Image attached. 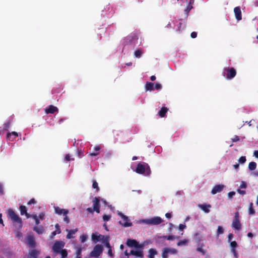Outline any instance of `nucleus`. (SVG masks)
<instances>
[{
    "label": "nucleus",
    "mask_w": 258,
    "mask_h": 258,
    "mask_svg": "<svg viewBox=\"0 0 258 258\" xmlns=\"http://www.w3.org/2000/svg\"><path fill=\"white\" fill-rule=\"evenodd\" d=\"M64 246V243L62 241H56L52 246V250L54 253V256L58 254H60L61 258H67L68 252L66 249H62Z\"/></svg>",
    "instance_id": "nucleus-1"
},
{
    "label": "nucleus",
    "mask_w": 258,
    "mask_h": 258,
    "mask_svg": "<svg viewBox=\"0 0 258 258\" xmlns=\"http://www.w3.org/2000/svg\"><path fill=\"white\" fill-rule=\"evenodd\" d=\"M135 171L140 174L150 176L151 171L149 165L145 162H140L138 164Z\"/></svg>",
    "instance_id": "nucleus-2"
},
{
    "label": "nucleus",
    "mask_w": 258,
    "mask_h": 258,
    "mask_svg": "<svg viewBox=\"0 0 258 258\" xmlns=\"http://www.w3.org/2000/svg\"><path fill=\"white\" fill-rule=\"evenodd\" d=\"M8 216L14 223H17L19 224V228L22 227V219L17 215L15 212L12 210L9 209L8 211Z\"/></svg>",
    "instance_id": "nucleus-3"
},
{
    "label": "nucleus",
    "mask_w": 258,
    "mask_h": 258,
    "mask_svg": "<svg viewBox=\"0 0 258 258\" xmlns=\"http://www.w3.org/2000/svg\"><path fill=\"white\" fill-rule=\"evenodd\" d=\"M223 76L228 80L233 79L236 75V71L233 68H225L223 70Z\"/></svg>",
    "instance_id": "nucleus-4"
},
{
    "label": "nucleus",
    "mask_w": 258,
    "mask_h": 258,
    "mask_svg": "<svg viewBox=\"0 0 258 258\" xmlns=\"http://www.w3.org/2000/svg\"><path fill=\"white\" fill-rule=\"evenodd\" d=\"M163 222L162 219L160 217H154L148 219L143 220V222L149 225H157Z\"/></svg>",
    "instance_id": "nucleus-5"
},
{
    "label": "nucleus",
    "mask_w": 258,
    "mask_h": 258,
    "mask_svg": "<svg viewBox=\"0 0 258 258\" xmlns=\"http://www.w3.org/2000/svg\"><path fill=\"white\" fill-rule=\"evenodd\" d=\"M103 247L101 245L97 244L95 246L93 250L91 252L90 255L92 257H98L102 252Z\"/></svg>",
    "instance_id": "nucleus-6"
},
{
    "label": "nucleus",
    "mask_w": 258,
    "mask_h": 258,
    "mask_svg": "<svg viewBox=\"0 0 258 258\" xmlns=\"http://www.w3.org/2000/svg\"><path fill=\"white\" fill-rule=\"evenodd\" d=\"M119 215L122 218V221H119V223L120 224H121L122 226H123L125 227H127L132 226V223L131 222H128L129 220L127 216L124 215L122 213L119 214Z\"/></svg>",
    "instance_id": "nucleus-7"
},
{
    "label": "nucleus",
    "mask_w": 258,
    "mask_h": 258,
    "mask_svg": "<svg viewBox=\"0 0 258 258\" xmlns=\"http://www.w3.org/2000/svg\"><path fill=\"white\" fill-rule=\"evenodd\" d=\"M26 243L31 248H35L36 243L33 235H28L26 238Z\"/></svg>",
    "instance_id": "nucleus-8"
},
{
    "label": "nucleus",
    "mask_w": 258,
    "mask_h": 258,
    "mask_svg": "<svg viewBox=\"0 0 258 258\" xmlns=\"http://www.w3.org/2000/svg\"><path fill=\"white\" fill-rule=\"evenodd\" d=\"M93 210L97 213L100 212V199L99 198L95 197L93 201Z\"/></svg>",
    "instance_id": "nucleus-9"
},
{
    "label": "nucleus",
    "mask_w": 258,
    "mask_h": 258,
    "mask_svg": "<svg viewBox=\"0 0 258 258\" xmlns=\"http://www.w3.org/2000/svg\"><path fill=\"white\" fill-rule=\"evenodd\" d=\"M40 253V251L38 250L32 249L29 251L28 256L29 258H38Z\"/></svg>",
    "instance_id": "nucleus-10"
},
{
    "label": "nucleus",
    "mask_w": 258,
    "mask_h": 258,
    "mask_svg": "<svg viewBox=\"0 0 258 258\" xmlns=\"http://www.w3.org/2000/svg\"><path fill=\"white\" fill-rule=\"evenodd\" d=\"M224 187V185L223 184H217L215 185L211 190V193L213 195H215L218 192L222 191Z\"/></svg>",
    "instance_id": "nucleus-11"
},
{
    "label": "nucleus",
    "mask_w": 258,
    "mask_h": 258,
    "mask_svg": "<svg viewBox=\"0 0 258 258\" xmlns=\"http://www.w3.org/2000/svg\"><path fill=\"white\" fill-rule=\"evenodd\" d=\"M126 244L129 247H135L136 248H140L141 247L139 243L136 240L134 239H128L127 240Z\"/></svg>",
    "instance_id": "nucleus-12"
},
{
    "label": "nucleus",
    "mask_w": 258,
    "mask_h": 258,
    "mask_svg": "<svg viewBox=\"0 0 258 258\" xmlns=\"http://www.w3.org/2000/svg\"><path fill=\"white\" fill-rule=\"evenodd\" d=\"M54 211L55 213H56L58 215H67L69 213L68 210H66L64 209H61L59 208V207H54Z\"/></svg>",
    "instance_id": "nucleus-13"
},
{
    "label": "nucleus",
    "mask_w": 258,
    "mask_h": 258,
    "mask_svg": "<svg viewBox=\"0 0 258 258\" xmlns=\"http://www.w3.org/2000/svg\"><path fill=\"white\" fill-rule=\"evenodd\" d=\"M234 13L235 18L238 21L242 19L241 11L239 7H236L234 9Z\"/></svg>",
    "instance_id": "nucleus-14"
},
{
    "label": "nucleus",
    "mask_w": 258,
    "mask_h": 258,
    "mask_svg": "<svg viewBox=\"0 0 258 258\" xmlns=\"http://www.w3.org/2000/svg\"><path fill=\"white\" fill-rule=\"evenodd\" d=\"M58 111V108L53 106V105H49L48 108L45 110V113L47 114L49 113H54L55 112H57Z\"/></svg>",
    "instance_id": "nucleus-15"
},
{
    "label": "nucleus",
    "mask_w": 258,
    "mask_h": 258,
    "mask_svg": "<svg viewBox=\"0 0 258 258\" xmlns=\"http://www.w3.org/2000/svg\"><path fill=\"white\" fill-rule=\"evenodd\" d=\"M232 226L233 228L236 230L240 229L241 225L240 222V220L237 219H233L232 223Z\"/></svg>",
    "instance_id": "nucleus-16"
},
{
    "label": "nucleus",
    "mask_w": 258,
    "mask_h": 258,
    "mask_svg": "<svg viewBox=\"0 0 258 258\" xmlns=\"http://www.w3.org/2000/svg\"><path fill=\"white\" fill-rule=\"evenodd\" d=\"M18 136V135L17 132H12V133H9L7 134V138L9 140L13 141Z\"/></svg>",
    "instance_id": "nucleus-17"
},
{
    "label": "nucleus",
    "mask_w": 258,
    "mask_h": 258,
    "mask_svg": "<svg viewBox=\"0 0 258 258\" xmlns=\"http://www.w3.org/2000/svg\"><path fill=\"white\" fill-rule=\"evenodd\" d=\"M168 109L166 107H162L158 112V115L161 117H164L167 112Z\"/></svg>",
    "instance_id": "nucleus-18"
},
{
    "label": "nucleus",
    "mask_w": 258,
    "mask_h": 258,
    "mask_svg": "<svg viewBox=\"0 0 258 258\" xmlns=\"http://www.w3.org/2000/svg\"><path fill=\"white\" fill-rule=\"evenodd\" d=\"M199 207L205 213H208L210 212L209 208L211 207V206L210 204H202L199 205Z\"/></svg>",
    "instance_id": "nucleus-19"
},
{
    "label": "nucleus",
    "mask_w": 258,
    "mask_h": 258,
    "mask_svg": "<svg viewBox=\"0 0 258 258\" xmlns=\"http://www.w3.org/2000/svg\"><path fill=\"white\" fill-rule=\"evenodd\" d=\"M33 230L38 234H40L44 233L45 229L42 226H35L33 227Z\"/></svg>",
    "instance_id": "nucleus-20"
},
{
    "label": "nucleus",
    "mask_w": 258,
    "mask_h": 258,
    "mask_svg": "<svg viewBox=\"0 0 258 258\" xmlns=\"http://www.w3.org/2000/svg\"><path fill=\"white\" fill-rule=\"evenodd\" d=\"M100 150V146H96L94 148V151L92 152H90L89 154V155L90 156H96L99 154V151Z\"/></svg>",
    "instance_id": "nucleus-21"
},
{
    "label": "nucleus",
    "mask_w": 258,
    "mask_h": 258,
    "mask_svg": "<svg viewBox=\"0 0 258 258\" xmlns=\"http://www.w3.org/2000/svg\"><path fill=\"white\" fill-rule=\"evenodd\" d=\"M130 253L132 255H135L139 257H143V252L141 250H132L130 251Z\"/></svg>",
    "instance_id": "nucleus-22"
},
{
    "label": "nucleus",
    "mask_w": 258,
    "mask_h": 258,
    "mask_svg": "<svg viewBox=\"0 0 258 258\" xmlns=\"http://www.w3.org/2000/svg\"><path fill=\"white\" fill-rule=\"evenodd\" d=\"M145 89L146 91H153L154 90V83L148 82L145 85Z\"/></svg>",
    "instance_id": "nucleus-23"
},
{
    "label": "nucleus",
    "mask_w": 258,
    "mask_h": 258,
    "mask_svg": "<svg viewBox=\"0 0 258 258\" xmlns=\"http://www.w3.org/2000/svg\"><path fill=\"white\" fill-rule=\"evenodd\" d=\"M104 238V236L99 235H97L94 233L92 235V239L93 240L99 241L103 239Z\"/></svg>",
    "instance_id": "nucleus-24"
},
{
    "label": "nucleus",
    "mask_w": 258,
    "mask_h": 258,
    "mask_svg": "<svg viewBox=\"0 0 258 258\" xmlns=\"http://www.w3.org/2000/svg\"><path fill=\"white\" fill-rule=\"evenodd\" d=\"M157 254V252L155 249L151 248L149 250L148 258H154V256Z\"/></svg>",
    "instance_id": "nucleus-25"
},
{
    "label": "nucleus",
    "mask_w": 258,
    "mask_h": 258,
    "mask_svg": "<svg viewBox=\"0 0 258 258\" xmlns=\"http://www.w3.org/2000/svg\"><path fill=\"white\" fill-rule=\"evenodd\" d=\"M78 231L77 229H73L69 230L68 233L67 235V238L71 239L73 237V235Z\"/></svg>",
    "instance_id": "nucleus-26"
},
{
    "label": "nucleus",
    "mask_w": 258,
    "mask_h": 258,
    "mask_svg": "<svg viewBox=\"0 0 258 258\" xmlns=\"http://www.w3.org/2000/svg\"><path fill=\"white\" fill-rule=\"evenodd\" d=\"M103 240V242L104 243L106 247L107 248H110L111 247L110 244L109 243V238L108 236H106L105 237L102 239Z\"/></svg>",
    "instance_id": "nucleus-27"
},
{
    "label": "nucleus",
    "mask_w": 258,
    "mask_h": 258,
    "mask_svg": "<svg viewBox=\"0 0 258 258\" xmlns=\"http://www.w3.org/2000/svg\"><path fill=\"white\" fill-rule=\"evenodd\" d=\"M256 167V163L254 162H250L248 164V169L249 170L253 171Z\"/></svg>",
    "instance_id": "nucleus-28"
},
{
    "label": "nucleus",
    "mask_w": 258,
    "mask_h": 258,
    "mask_svg": "<svg viewBox=\"0 0 258 258\" xmlns=\"http://www.w3.org/2000/svg\"><path fill=\"white\" fill-rule=\"evenodd\" d=\"M142 54H143V51H142V50L140 49H139L135 51L134 56L136 57L140 58L141 57Z\"/></svg>",
    "instance_id": "nucleus-29"
},
{
    "label": "nucleus",
    "mask_w": 258,
    "mask_h": 258,
    "mask_svg": "<svg viewBox=\"0 0 258 258\" xmlns=\"http://www.w3.org/2000/svg\"><path fill=\"white\" fill-rule=\"evenodd\" d=\"M11 120H9L8 121H7V122L5 123L4 124H3V130H5V131H7L10 125H11Z\"/></svg>",
    "instance_id": "nucleus-30"
},
{
    "label": "nucleus",
    "mask_w": 258,
    "mask_h": 258,
    "mask_svg": "<svg viewBox=\"0 0 258 258\" xmlns=\"http://www.w3.org/2000/svg\"><path fill=\"white\" fill-rule=\"evenodd\" d=\"M249 215H253L255 214V211L253 208V203H250L249 205Z\"/></svg>",
    "instance_id": "nucleus-31"
},
{
    "label": "nucleus",
    "mask_w": 258,
    "mask_h": 258,
    "mask_svg": "<svg viewBox=\"0 0 258 258\" xmlns=\"http://www.w3.org/2000/svg\"><path fill=\"white\" fill-rule=\"evenodd\" d=\"M20 213H21V215H23L25 214H26L27 209L25 206H23V205L20 206Z\"/></svg>",
    "instance_id": "nucleus-32"
},
{
    "label": "nucleus",
    "mask_w": 258,
    "mask_h": 258,
    "mask_svg": "<svg viewBox=\"0 0 258 258\" xmlns=\"http://www.w3.org/2000/svg\"><path fill=\"white\" fill-rule=\"evenodd\" d=\"M168 254H169L168 252V250H167L166 248H163L162 253V258H168Z\"/></svg>",
    "instance_id": "nucleus-33"
},
{
    "label": "nucleus",
    "mask_w": 258,
    "mask_h": 258,
    "mask_svg": "<svg viewBox=\"0 0 258 258\" xmlns=\"http://www.w3.org/2000/svg\"><path fill=\"white\" fill-rule=\"evenodd\" d=\"M188 240L186 239L181 240L177 243V246H182L187 245Z\"/></svg>",
    "instance_id": "nucleus-34"
},
{
    "label": "nucleus",
    "mask_w": 258,
    "mask_h": 258,
    "mask_svg": "<svg viewBox=\"0 0 258 258\" xmlns=\"http://www.w3.org/2000/svg\"><path fill=\"white\" fill-rule=\"evenodd\" d=\"M169 253L175 254L177 252V250L175 248L166 247Z\"/></svg>",
    "instance_id": "nucleus-35"
},
{
    "label": "nucleus",
    "mask_w": 258,
    "mask_h": 258,
    "mask_svg": "<svg viewBox=\"0 0 258 258\" xmlns=\"http://www.w3.org/2000/svg\"><path fill=\"white\" fill-rule=\"evenodd\" d=\"M32 218L35 220L36 226H38L40 222L38 216L36 214H33L32 215Z\"/></svg>",
    "instance_id": "nucleus-36"
},
{
    "label": "nucleus",
    "mask_w": 258,
    "mask_h": 258,
    "mask_svg": "<svg viewBox=\"0 0 258 258\" xmlns=\"http://www.w3.org/2000/svg\"><path fill=\"white\" fill-rule=\"evenodd\" d=\"M224 233V229H223L222 227L221 226H219L217 228V236H219L220 234H222Z\"/></svg>",
    "instance_id": "nucleus-37"
},
{
    "label": "nucleus",
    "mask_w": 258,
    "mask_h": 258,
    "mask_svg": "<svg viewBox=\"0 0 258 258\" xmlns=\"http://www.w3.org/2000/svg\"><path fill=\"white\" fill-rule=\"evenodd\" d=\"M204 246L203 244H202L200 247H198L197 248V250L199 252H200L202 253V254L205 255L206 254V250L204 249L202 247Z\"/></svg>",
    "instance_id": "nucleus-38"
},
{
    "label": "nucleus",
    "mask_w": 258,
    "mask_h": 258,
    "mask_svg": "<svg viewBox=\"0 0 258 258\" xmlns=\"http://www.w3.org/2000/svg\"><path fill=\"white\" fill-rule=\"evenodd\" d=\"M161 238L163 239H166L167 240H173L176 238L175 236L174 235H166L163 236Z\"/></svg>",
    "instance_id": "nucleus-39"
},
{
    "label": "nucleus",
    "mask_w": 258,
    "mask_h": 258,
    "mask_svg": "<svg viewBox=\"0 0 258 258\" xmlns=\"http://www.w3.org/2000/svg\"><path fill=\"white\" fill-rule=\"evenodd\" d=\"M92 187L93 188H95L96 190V191H98L99 190V188L98 187V183L96 180L93 181V184H92Z\"/></svg>",
    "instance_id": "nucleus-40"
},
{
    "label": "nucleus",
    "mask_w": 258,
    "mask_h": 258,
    "mask_svg": "<svg viewBox=\"0 0 258 258\" xmlns=\"http://www.w3.org/2000/svg\"><path fill=\"white\" fill-rule=\"evenodd\" d=\"M184 28V27L183 26V23L182 22H179L177 25L176 31L180 32L181 30H183Z\"/></svg>",
    "instance_id": "nucleus-41"
},
{
    "label": "nucleus",
    "mask_w": 258,
    "mask_h": 258,
    "mask_svg": "<svg viewBox=\"0 0 258 258\" xmlns=\"http://www.w3.org/2000/svg\"><path fill=\"white\" fill-rule=\"evenodd\" d=\"M192 6L190 5H188L187 6L186 9L185 10V12L187 16L188 15L189 12L192 9Z\"/></svg>",
    "instance_id": "nucleus-42"
},
{
    "label": "nucleus",
    "mask_w": 258,
    "mask_h": 258,
    "mask_svg": "<svg viewBox=\"0 0 258 258\" xmlns=\"http://www.w3.org/2000/svg\"><path fill=\"white\" fill-rule=\"evenodd\" d=\"M246 158L245 156H241L238 159V162L241 164H243L246 161Z\"/></svg>",
    "instance_id": "nucleus-43"
},
{
    "label": "nucleus",
    "mask_w": 258,
    "mask_h": 258,
    "mask_svg": "<svg viewBox=\"0 0 258 258\" xmlns=\"http://www.w3.org/2000/svg\"><path fill=\"white\" fill-rule=\"evenodd\" d=\"M230 246L231 248H235L237 246V242L235 241H231L230 242Z\"/></svg>",
    "instance_id": "nucleus-44"
},
{
    "label": "nucleus",
    "mask_w": 258,
    "mask_h": 258,
    "mask_svg": "<svg viewBox=\"0 0 258 258\" xmlns=\"http://www.w3.org/2000/svg\"><path fill=\"white\" fill-rule=\"evenodd\" d=\"M231 252L233 253L235 258H238V254L235 248H231Z\"/></svg>",
    "instance_id": "nucleus-45"
},
{
    "label": "nucleus",
    "mask_w": 258,
    "mask_h": 258,
    "mask_svg": "<svg viewBox=\"0 0 258 258\" xmlns=\"http://www.w3.org/2000/svg\"><path fill=\"white\" fill-rule=\"evenodd\" d=\"M110 218H111L110 215H104L103 216V219L104 221H108V220H110Z\"/></svg>",
    "instance_id": "nucleus-46"
},
{
    "label": "nucleus",
    "mask_w": 258,
    "mask_h": 258,
    "mask_svg": "<svg viewBox=\"0 0 258 258\" xmlns=\"http://www.w3.org/2000/svg\"><path fill=\"white\" fill-rule=\"evenodd\" d=\"M247 187V184L245 181H242L240 185V187L241 188H246Z\"/></svg>",
    "instance_id": "nucleus-47"
},
{
    "label": "nucleus",
    "mask_w": 258,
    "mask_h": 258,
    "mask_svg": "<svg viewBox=\"0 0 258 258\" xmlns=\"http://www.w3.org/2000/svg\"><path fill=\"white\" fill-rule=\"evenodd\" d=\"M80 239H81V242H84L86 239H87V236L86 235H81L80 236Z\"/></svg>",
    "instance_id": "nucleus-48"
},
{
    "label": "nucleus",
    "mask_w": 258,
    "mask_h": 258,
    "mask_svg": "<svg viewBox=\"0 0 258 258\" xmlns=\"http://www.w3.org/2000/svg\"><path fill=\"white\" fill-rule=\"evenodd\" d=\"M108 254L111 256V257H113V254L112 253V249H111V247H110V248H108Z\"/></svg>",
    "instance_id": "nucleus-49"
},
{
    "label": "nucleus",
    "mask_w": 258,
    "mask_h": 258,
    "mask_svg": "<svg viewBox=\"0 0 258 258\" xmlns=\"http://www.w3.org/2000/svg\"><path fill=\"white\" fill-rule=\"evenodd\" d=\"M162 88L161 84L159 83H156L155 85V89L156 90L160 89Z\"/></svg>",
    "instance_id": "nucleus-50"
},
{
    "label": "nucleus",
    "mask_w": 258,
    "mask_h": 258,
    "mask_svg": "<svg viewBox=\"0 0 258 258\" xmlns=\"http://www.w3.org/2000/svg\"><path fill=\"white\" fill-rule=\"evenodd\" d=\"M36 203V201L34 199H31L28 202V205L35 204Z\"/></svg>",
    "instance_id": "nucleus-51"
},
{
    "label": "nucleus",
    "mask_w": 258,
    "mask_h": 258,
    "mask_svg": "<svg viewBox=\"0 0 258 258\" xmlns=\"http://www.w3.org/2000/svg\"><path fill=\"white\" fill-rule=\"evenodd\" d=\"M44 216H45V215H44V213H41L39 215V216H38V219H39V220H43V219H44Z\"/></svg>",
    "instance_id": "nucleus-52"
},
{
    "label": "nucleus",
    "mask_w": 258,
    "mask_h": 258,
    "mask_svg": "<svg viewBox=\"0 0 258 258\" xmlns=\"http://www.w3.org/2000/svg\"><path fill=\"white\" fill-rule=\"evenodd\" d=\"M16 236L17 238H18L19 239L21 238V237H22V234L21 232H19V231H17L16 233Z\"/></svg>",
    "instance_id": "nucleus-53"
},
{
    "label": "nucleus",
    "mask_w": 258,
    "mask_h": 258,
    "mask_svg": "<svg viewBox=\"0 0 258 258\" xmlns=\"http://www.w3.org/2000/svg\"><path fill=\"white\" fill-rule=\"evenodd\" d=\"M64 217L63 218V221L67 223H69L70 222V219L67 215H64Z\"/></svg>",
    "instance_id": "nucleus-54"
},
{
    "label": "nucleus",
    "mask_w": 258,
    "mask_h": 258,
    "mask_svg": "<svg viewBox=\"0 0 258 258\" xmlns=\"http://www.w3.org/2000/svg\"><path fill=\"white\" fill-rule=\"evenodd\" d=\"M190 36L192 38H195L197 36V33L196 32H192L190 34Z\"/></svg>",
    "instance_id": "nucleus-55"
},
{
    "label": "nucleus",
    "mask_w": 258,
    "mask_h": 258,
    "mask_svg": "<svg viewBox=\"0 0 258 258\" xmlns=\"http://www.w3.org/2000/svg\"><path fill=\"white\" fill-rule=\"evenodd\" d=\"M185 228H186V225H185L180 224L179 225V229L180 230H183Z\"/></svg>",
    "instance_id": "nucleus-56"
},
{
    "label": "nucleus",
    "mask_w": 258,
    "mask_h": 258,
    "mask_svg": "<svg viewBox=\"0 0 258 258\" xmlns=\"http://www.w3.org/2000/svg\"><path fill=\"white\" fill-rule=\"evenodd\" d=\"M57 233V232L56 231H53L50 235V239H52L54 237V236Z\"/></svg>",
    "instance_id": "nucleus-57"
},
{
    "label": "nucleus",
    "mask_w": 258,
    "mask_h": 258,
    "mask_svg": "<svg viewBox=\"0 0 258 258\" xmlns=\"http://www.w3.org/2000/svg\"><path fill=\"white\" fill-rule=\"evenodd\" d=\"M235 195V191H230L228 193V196L229 198H231Z\"/></svg>",
    "instance_id": "nucleus-58"
},
{
    "label": "nucleus",
    "mask_w": 258,
    "mask_h": 258,
    "mask_svg": "<svg viewBox=\"0 0 258 258\" xmlns=\"http://www.w3.org/2000/svg\"><path fill=\"white\" fill-rule=\"evenodd\" d=\"M55 228H56V232H57V233H60L61 232V230L59 228V225L58 224H56L55 225Z\"/></svg>",
    "instance_id": "nucleus-59"
},
{
    "label": "nucleus",
    "mask_w": 258,
    "mask_h": 258,
    "mask_svg": "<svg viewBox=\"0 0 258 258\" xmlns=\"http://www.w3.org/2000/svg\"><path fill=\"white\" fill-rule=\"evenodd\" d=\"M81 252H82L81 248L78 249V250H77V252H76L77 256H80V255H81Z\"/></svg>",
    "instance_id": "nucleus-60"
},
{
    "label": "nucleus",
    "mask_w": 258,
    "mask_h": 258,
    "mask_svg": "<svg viewBox=\"0 0 258 258\" xmlns=\"http://www.w3.org/2000/svg\"><path fill=\"white\" fill-rule=\"evenodd\" d=\"M237 191L240 195H245L246 194V192L245 190H241L240 189H237Z\"/></svg>",
    "instance_id": "nucleus-61"
},
{
    "label": "nucleus",
    "mask_w": 258,
    "mask_h": 258,
    "mask_svg": "<svg viewBox=\"0 0 258 258\" xmlns=\"http://www.w3.org/2000/svg\"><path fill=\"white\" fill-rule=\"evenodd\" d=\"M234 219L239 220V214L238 212H237L235 213Z\"/></svg>",
    "instance_id": "nucleus-62"
},
{
    "label": "nucleus",
    "mask_w": 258,
    "mask_h": 258,
    "mask_svg": "<svg viewBox=\"0 0 258 258\" xmlns=\"http://www.w3.org/2000/svg\"><path fill=\"white\" fill-rule=\"evenodd\" d=\"M239 141V138L237 136H235L233 139H232V141L233 142H236L237 141Z\"/></svg>",
    "instance_id": "nucleus-63"
},
{
    "label": "nucleus",
    "mask_w": 258,
    "mask_h": 258,
    "mask_svg": "<svg viewBox=\"0 0 258 258\" xmlns=\"http://www.w3.org/2000/svg\"><path fill=\"white\" fill-rule=\"evenodd\" d=\"M233 235L232 233H229L228 235V241H230L231 240V239L233 238Z\"/></svg>",
    "instance_id": "nucleus-64"
}]
</instances>
